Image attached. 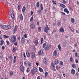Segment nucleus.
I'll list each match as a JSON object with an SVG mask.
<instances>
[{
    "label": "nucleus",
    "mask_w": 79,
    "mask_h": 79,
    "mask_svg": "<svg viewBox=\"0 0 79 79\" xmlns=\"http://www.w3.org/2000/svg\"><path fill=\"white\" fill-rule=\"evenodd\" d=\"M9 11L10 13V14H9V15L10 16L11 15L12 19H13L12 21H13V19H14V18H15V15H14V12H13V9H10L9 10Z\"/></svg>",
    "instance_id": "f257e3e1"
},
{
    "label": "nucleus",
    "mask_w": 79,
    "mask_h": 79,
    "mask_svg": "<svg viewBox=\"0 0 79 79\" xmlns=\"http://www.w3.org/2000/svg\"><path fill=\"white\" fill-rule=\"evenodd\" d=\"M59 63V60L57 59H56L55 60L54 64L53 63H52V66L54 68H55V66L54 64H58Z\"/></svg>",
    "instance_id": "f03ea898"
},
{
    "label": "nucleus",
    "mask_w": 79,
    "mask_h": 79,
    "mask_svg": "<svg viewBox=\"0 0 79 79\" xmlns=\"http://www.w3.org/2000/svg\"><path fill=\"white\" fill-rule=\"evenodd\" d=\"M11 41L13 43L15 42L16 40V37L15 35H12L11 39Z\"/></svg>",
    "instance_id": "7ed1b4c3"
},
{
    "label": "nucleus",
    "mask_w": 79,
    "mask_h": 79,
    "mask_svg": "<svg viewBox=\"0 0 79 79\" xmlns=\"http://www.w3.org/2000/svg\"><path fill=\"white\" fill-rule=\"evenodd\" d=\"M46 27L45 28L44 31L46 33H48V31L50 30V29L48 27V25H46Z\"/></svg>",
    "instance_id": "20e7f679"
},
{
    "label": "nucleus",
    "mask_w": 79,
    "mask_h": 79,
    "mask_svg": "<svg viewBox=\"0 0 79 79\" xmlns=\"http://www.w3.org/2000/svg\"><path fill=\"white\" fill-rule=\"evenodd\" d=\"M20 69L22 72H24V67L23 65H20Z\"/></svg>",
    "instance_id": "39448f33"
},
{
    "label": "nucleus",
    "mask_w": 79,
    "mask_h": 79,
    "mask_svg": "<svg viewBox=\"0 0 79 79\" xmlns=\"http://www.w3.org/2000/svg\"><path fill=\"white\" fill-rule=\"evenodd\" d=\"M59 32H62L63 33V32H64V30L63 29V27H61V28H60L59 30Z\"/></svg>",
    "instance_id": "423d86ee"
},
{
    "label": "nucleus",
    "mask_w": 79,
    "mask_h": 79,
    "mask_svg": "<svg viewBox=\"0 0 79 79\" xmlns=\"http://www.w3.org/2000/svg\"><path fill=\"white\" fill-rule=\"evenodd\" d=\"M16 31H17V26H15L14 27V29L13 31V34H15Z\"/></svg>",
    "instance_id": "0eeeda50"
},
{
    "label": "nucleus",
    "mask_w": 79,
    "mask_h": 79,
    "mask_svg": "<svg viewBox=\"0 0 79 79\" xmlns=\"http://www.w3.org/2000/svg\"><path fill=\"white\" fill-rule=\"evenodd\" d=\"M25 41H26V39L23 37H22L21 39V42L22 44H24L25 42Z\"/></svg>",
    "instance_id": "6e6552de"
},
{
    "label": "nucleus",
    "mask_w": 79,
    "mask_h": 79,
    "mask_svg": "<svg viewBox=\"0 0 79 79\" xmlns=\"http://www.w3.org/2000/svg\"><path fill=\"white\" fill-rule=\"evenodd\" d=\"M71 73L72 74L74 75L75 74V73H76V72L75 70L74 69H72L71 70Z\"/></svg>",
    "instance_id": "1a4fd4ad"
},
{
    "label": "nucleus",
    "mask_w": 79,
    "mask_h": 79,
    "mask_svg": "<svg viewBox=\"0 0 79 79\" xmlns=\"http://www.w3.org/2000/svg\"><path fill=\"white\" fill-rule=\"evenodd\" d=\"M11 27V26L9 25H6V29H8Z\"/></svg>",
    "instance_id": "9d476101"
},
{
    "label": "nucleus",
    "mask_w": 79,
    "mask_h": 79,
    "mask_svg": "<svg viewBox=\"0 0 79 79\" xmlns=\"http://www.w3.org/2000/svg\"><path fill=\"white\" fill-rule=\"evenodd\" d=\"M19 15L20 17V20L21 21H23V15L22 14H20Z\"/></svg>",
    "instance_id": "9b49d317"
},
{
    "label": "nucleus",
    "mask_w": 79,
    "mask_h": 79,
    "mask_svg": "<svg viewBox=\"0 0 79 79\" xmlns=\"http://www.w3.org/2000/svg\"><path fill=\"white\" fill-rule=\"evenodd\" d=\"M31 56H32V58L33 59L35 58V54L34 53V52H32L31 53Z\"/></svg>",
    "instance_id": "f8f14e48"
},
{
    "label": "nucleus",
    "mask_w": 79,
    "mask_h": 79,
    "mask_svg": "<svg viewBox=\"0 0 79 79\" xmlns=\"http://www.w3.org/2000/svg\"><path fill=\"white\" fill-rule=\"evenodd\" d=\"M31 29H34L35 28V26L34 25V24L33 23L31 25Z\"/></svg>",
    "instance_id": "ddd939ff"
},
{
    "label": "nucleus",
    "mask_w": 79,
    "mask_h": 79,
    "mask_svg": "<svg viewBox=\"0 0 79 79\" xmlns=\"http://www.w3.org/2000/svg\"><path fill=\"white\" fill-rule=\"evenodd\" d=\"M26 55L27 57H29L30 56V53H29V52H26Z\"/></svg>",
    "instance_id": "4468645a"
},
{
    "label": "nucleus",
    "mask_w": 79,
    "mask_h": 79,
    "mask_svg": "<svg viewBox=\"0 0 79 79\" xmlns=\"http://www.w3.org/2000/svg\"><path fill=\"white\" fill-rule=\"evenodd\" d=\"M44 63L46 64L47 63V58H46V57H44Z\"/></svg>",
    "instance_id": "2eb2a0df"
},
{
    "label": "nucleus",
    "mask_w": 79,
    "mask_h": 79,
    "mask_svg": "<svg viewBox=\"0 0 79 79\" xmlns=\"http://www.w3.org/2000/svg\"><path fill=\"white\" fill-rule=\"evenodd\" d=\"M25 11H26V7L25 6H24L22 9V12L24 13Z\"/></svg>",
    "instance_id": "dca6fc26"
},
{
    "label": "nucleus",
    "mask_w": 79,
    "mask_h": 79,
    "mask_svg": "<svg viewBox=\"0 0 79 79\" xmlns=\"http://www.w3.org/2000/svg\"><path fill=\"white\" fill-rule=\"evenodd\" d=\"M60 6L62 7V8H66V6H65V5H64V4L60 3Z\"/></svg>",
    "instance_id": "f3484780"
},
{
    "label": "nucleus",
    "mask_w": 79,
    "mask_h": 79,
    "mask_svg": "<svg viewBox=\"0 0 79 79\" xmlns=\"http://www.w3.org/2000/svg\"><path fill=\"white\" fill-rule=\"evenodd\" d=\"M31 73L32 75H34L35 74V72L34 71V70L33 69H32L31 70Z\"/></svg>",
    "instance_id": "a211bd4d"
},
{
    "label": "nucleus",
    "mask_w": 79,
    "mask_h": 79,
    "mask_svg": "<svg viewBox=\"0 0 79 79\" xmlns=\"http://www.w3.org/2000/svg\"><path fill=\"white\" fill-rule=\"evenodd\" d=\"M58 48L59 50H60V51H61V46H60V44H59L58 45Z\"/></svg>",
    "instance_id": "6ab92c4d"
},
{
    "label": "nucleus",
    "mask_w": 79,
    "mask_h": 79,
    "mask_svg": "<svg viewBox=\"0 0 79 79\" xmlns=\"http://www.w3.org/2000/svg\"><path fill=\"white\" fill-rule=\"evenodd\" d=\"M56 51H55L54 52L53 55H54V56H56V55H57V52Z\"/></svg>",
    "instance_id": "aec40b11"
},
{
    "label": "nucleus",
    "mask_w": 79,
    "mask_h": 79,
    "mask_svg": "<svg viewBox=\"0 0 79 79\" xmlns=\"http://www.w3.org/2000/svg\"><path fill=\"white\" fill-rule=\"evenodd\" d=\"M31 64H32L31 63V62H28V66H29V67H31Z\"/></svg>",
    "instance_id": "412c9836"
},
{
    "label": "nucleus",
    "mask_w": 79,
    "mask_h": 79,
    "mask_svg": "<svg viewBox=\"0 0 79 79\" xmlns=\"http://www.w3.org/2000/svg\"><path fill=\"white\" fill-rule=\"evenodd\" d=\"M71 21L72 23L73 24H74V21H75L74 19L73 18H72L71 19Z\"/></svg>",
    "instance_id": "4be33fe9"
},
{
    "label": "nucleus",
    "mask_w": 79,
    "mask_h": 79,
    "mask_svg": "<svg viewBox=\"0 0 79 79\" xmlns=\"http://www.w3.org/2000/svg\"><path fill=\"white\" fill-rule=\"evenodd\" d=\"M16 56H15L14 57V60H13V62L14 63H16Z\"/></svg>",
    "instance_id": "5701e85b"
},
{
    "label": "nucleus",
    "mask_w": 79,
    "mask_h": 79,
    "mask_svg": "<svg viewBox=\"0 0 79 79\" xmlns=\"http://www.w3.org/2000/svg\"><path fill=\"white\" fill-rule=\"evenodd\" d=\"M35 71V73H37V69L36 67H34L33 69Z\"/></svg>",
    "instance_id": "b1692460"
},
{
    "label": "nucleus",
    "mask_w": 79,
    "mask_h": 79,
    "mask_svg": "<svg viewBox=\"0 0 79 79\" xmlns=\"http://www.w3.org/2000/svg\"><path fill=\"white\" fill-rule=\"evenodd\" d=\"M72 68H76V64H72Z\"/></svg>",
    "instance_id": "393cba45"
},
{
    "label": "nucleus",
    "mask_w": 79,
    "mask_h": 79,
    "mask_svg": "<svg viewBox=\"0 0 79 79\" xmlns=\"http://www.w3.org/2000/svg\"><path fill=\"white\" fill-rule=\"evenodd\" d=\"M39 70L40 72H43V71H44L43 69H42L40 67L39 68Z\"/></svg>",
    "instance_id": "a878e982"
},
{
    "label": "nucleus",
    "mask_w": 79,
    "mask_h": 79,
    "mask_svg": "<svg viewBox=\"0 0 79 79\" xmlns=\"http://www.w3.org/2000/svg\"><path fill=\"white\" fill-rule=\"evenodd\" d=\"M3 37L5 39H7L8 37H9L8 36H7L6 35H3Z\"/></svg>",
    "instance_id": "bb28decb"
},
{
    "label": "nucleus",
    "mask_w": 79,
    "mask_h": 79,
    "mask_svg": "<svg viewBox=\"0 0 79 79\" xmlns=\"http://www.w3.org/2000/svg\"><path fill=\"white\" fill-rule=\"evenodd\" d=\"M44 42V39L43 38H42L41 39V44H42V43Z\"/></svg>",
    "instance_id": "cd10ccee"
},
{
    "label": "nucleus",
    "mask_w": 79,
    "mask_h": 79,
    "mask_svg": "<svg viewBox=\"0 0 79 79\" xmlns=\"http://www.w3.org/2000/svg\"><path fill=\"white\" fill-rule=\"evenodd\" d=\"M2 27L3 29H6V25H2Z\"/></svg>",
    "instance_id": "c85d7f7f"
},
{
    "label": "nucleus",
    "mask_w": 79,
    "mask_h": 79,
    "mask_svg": "<svg viewBox=\"0 0 79 79\" xmlns=\"http://www.w3.org/2000/svg\"><path fill=\"white\" fill-rule=\"evenodd\" d=\"M35 44L36 45H37V44H38V41L36 40L35 41Z\"/></svg>",
    "instance_id": "c756f323"
},
{
    "label": "nucleus",
    "mask_w": 79,
    "mask_h": 79,
    "mask_svg": "<svg viewBox=\"0 0 79 79\" xmlns=\"http://www.w3.org/2000/svg\"><path fill=\"white\" fill-rule=\"evenodd\" d=\"M2 57H3V55L1 52H0V59H2Z\"/></svg>",
    "instance_id": "7c9ffc66"
},
{
    "label": "nucleus",
    "mask_w": 79,
    "mask_h": 79,
    "mask_svg": "<svg viewBox=\"0 0 79 79\" xmlns=\"http://www.w3.org/2000/svg\"><path fill=\"white\" fill-rule=\"evenodd\" d=\"M73 57H71L70 58V61L71 62H73Z\"/></svg>",
    "instance_id": "2f4dec72"
},
{
    "label": "nucleus",
    "mask_w": 79,
    "mask_h": 79,
    "mask_svg": "<svg viewBox=\"0 0 79 79\" xmlns=\"http://www.w3.org/2000/svg\"><path fill=\"white\" fill-rule=\"evenodd\" d=\"M46 44H47L46 43H45L43 44V48H45V46H46Z\"/></svg>",
    "instance_id": "473e14b6"
},
{
    "label": "nucleus",
    "mask_w": 79,
    "mask_h": 79,
    "mask_svg": "<svg viewBox=\"0 0 79 79\" xmlns=\"http://www.w3.org/2000/svg\"><path fill=\"white\" fill-rule=\"evenodd\" d=\"M30 71V69H29V67H28L27 69V73H29Z\"/></svg>",
    "instance_id": "72a5a7b5"
},
{
    "label": "nucleus",
    "mask_w": 79,
    "mask_h": 79,
    "mask_svg": "<svg viewBox=\"0 0 79 79\" xmlns=\"http://www.w3.org/2000/svg\"><path fill=\"white\" fill-rule=\"evenodd\" d=\"M44 50H49V48L48 47H45V48H44Z\"/></svg>",
    "instance_id": "f704fd0d"
},
{
    "label": "nucleus",
    "mask_w": 79,
    "mask_h": 79,
    "mask_svg": "<svg viewBox=\"0 0 79 79\" xmlns=\"http://www.w3.org/2000/svg\"><path fill=\"white\" fill-rule=\"evenodd\" d=\"M39 2H37V3L36 6L37 7H39L40 6Z\"/></svg>",
    "instance_id": "c9c22d12"
},
{
    "label": "nucleus",
    "mask_w": 79,
    "mask_h": 79,
    "mask_svg": "<svg viewBox=\"0 0 79 79\" xmlns=\"http://www.w3.org/2000/svg\"><path fill=\"white\" fill-rule=\"evenodd\" d=\"M38 54L39 56H40V55H41V51L40 50L38 52Z\"/></svg>",
    "instance_id": "e433bc0d"
},
{
    "label": "nucleus",
    "mask_w": 79,
    "mask_h": 79,
    "mask_svg": "<svg viewBox=\"0 0 79 79\" xmlns=\"http://www.w3.org/2000/svg\"><path fill=\"white\" fill-rule=\"evenodd\" d=\"M52 2L53 3L54 5H56V1L52 0Z\"/></svg>",
    "instance_id": "4c0bfd02"
},
{
    "label": "nucleus",
    "mask_w": 79,
    "mask_h": 79,
    "mask_svg": "<svg viewBox=\"0 0 79 79\" xmlns=\"http://www.w3.org/2000/svg\"><path fill=\"white\" fill-rule=\"evenodd\" d=\"M13 56V55L12 54H11L10 55L9 58L10 59H11L12 58V56Z\"/></svg>",
    "instance_id": "58836bf2"
},
{
    "label": "nucleus",
    "mask_w": 79,
    "mask_h": 79,
    "mask_svg": "<svg viewBox=\"0 0 79 79\" xmlns=\"http://www.w3.org/2000/svg\"><path fill=\"white\" fill-rule=\"evenodd\" d=\"M60 65L61 66H63V63L62 61L60 62Z\"/></svg>",
    "instance_id": "ea45409f"
},
{
    "label": "nucleus",
    "mask_w": 79,
    "mask_h": 79,
    "mask_svg": "<svg viewBox=\"0 0 79 79\" xmlns=\"http://www.w3.org/2000/svg\"><path fill=\"white\" fill-rule=\"evenodd\" d=\"M33 19H34V17H33V16H32L30 19V21H32L33 20Z\"/></svg>",
    "instance_id": "a19ab883"
},
{
    "label": "nucleus",
    "mask_w": 79,
    "mask_h": 79,
    "mask_svg": "<svg viewBox=\"0 0 79 79\" xmlns=\"http://www.w3.org/2000/svg\"><path fill=\"white\" fill-rule=\"evenodd\" d=\"M45 77H47V76H48V72H46L45 73Z\"/></svg>",
    "instance_id": "79ce46f5"
},
{
    "label": "nucleus",
    "mask_w": 79,
    "mask_h": 79,
    "mask_svg": "<svg viewBox=\"0 0 79 79\" xmlns=\"http://www.w3.org/2000/svg\"><path fill=\"white\" fill-rule=\"evenodd\" d=\"M6 42L7 43V45H10V42H9L8 41H6Z\"/></svg>",
    "instance_id": "37998d69"
},
{
    "label": "nucleus",
    "mask_w": 79,
    "mask_h": 79,
    "mask_svg": "<svg viewBox=\"0 0 79 79\" xmlns=\"http://www.w3.org/2000/svg\"><path fill=\"white\" fill-rule=\"evenodd\" d=\"M64 12H66L68 11V9L66 8L64 9Z\"/></svg>",
    "instance_id": "c03bdc74"
},
{
    "label": "nucleus",
    "mask_w": 79,
    "mask_h": 79,
    "mask_svg": "<svg viewBox=\"0 0 79 79\" xmlns=\"http://www.w3.org/2000/svg\"><path fill=\"white\" fill-rule=\"evenodd\" d=\"M75 56L76 57H77L78 56H77V53H75Z\"/></svg>",
    "instance_id": "a18cd8bd"
},
{
    "label": "nucleus",
    "mask_w": 79,
    "mask_h": 79,
    "mask_svg": "<svg viewBox=\"0 0 79 79\" xmlns=\"http://www.w3.org/2000/svg\"><path fill=\"white\" fill-rule=\"evenodd\" d=\"M18 8V10H19V9H20V8H21V6L19 4V5Z\"/></svg>",
    "instance_id": "49530a36"
},
{
    "label": "nucleus",
    "mask_w": 79,
    "mask_h": 79,
    "mask_svg": "<svg viewBox=\"0 0 79 79\" xmlns=\"http://www.w3.org/2000/svg\"><path fill=\"white\" fill-rule=\"evenodd\" d=\"M41 27H38V31H41Z\"/></svg>",
    "instance_id": "de8ad7c7"
},
{
    "label": "nucleus",
    "mask_w": 79,
    "mask_h": 79,
    "mask_svg": "<svg viewBox=\"0 0 79 79\" xmlns=\"http://www.w3.org/2000/svg\"><path fill=\"white\" fill-rule=\"evenodd\" d=\"M13 74V72H11L10 73V76H12Z\"/></svg>",
    "instance_id": "09e8293b"
},
{
    "label": "nucleus",
    "mask_w": 79,
    "mask_h": 79,
    "mask_svg": "<svg viewBox=\"0 0 79 79\" xmlns=\"http://www.w3.org/2000/svg\"><path fill=\"white\" fill-rule=\"evenodd\" d=\"M15 50H16V48H14L13 49V52H15Z\"/></svg>",
    "instance_id": "8fccbe9b"
},
{
    "label": "nucleus",
    "mask_w": 79,
    "mask_h": 79,
    "mask_svg": "<svg viewBox=\"0 0 79 79\" xmlns=\"http://www.w3.org/2000/svg\"><path fill=\"white\" fill-rule=\"evenodd\" d=\"M24 37H25V38H27V35L26 34L24 35Z\"/></svg>",
    "instance_id": "3c124183"
},
{
    "label": "nucleus",
    "mask_w": 79,
    "mask_h": 79,
    "mask_svg": "<svg viewBox=\"0 0 79 79\" xmlns=\"http://www.w3.org/2000/svg\"><path fill=\"white\" fill-rule=\"evenodd\" d=\"M55 37L56 38L58 37V35L56 34L55 35Z\"/></svg>",
    "instance_id": "603ef678"
},
{
    "label": "nucleus",
    "mask_w": 79,
    "mask_h": 79,
    "mask_svg": "<svg viewBox=\"0 0 79 79\" xmlns=\"http://www.w3.org/2000/svg\"><path fill=\"white\" fill-rule=\"evenodd\" d=\"M2 50H5V46H3L2 47Z\"/></svg>",
    "instance_id": "864d4df0"
},
{
    "label": "nucleus",
    "mask_w": 79,
    "mask_h": 79,
    "mask_svg": "<svg viewBox=\"0 0 79 79\" xmlns=\"http://www.w3.org/2000/svg\"><path fill=\"white\" fill-rule=\"evenodd\" d=\"M63 3L64 4H65L66 3V1H65V0H63Z\"/></svg>",
    "instance_id": "5fc2aeb1"
},
{
    "label": "nucleus",
    "mask_w": 79,
    "mask_h": 79,
    "mask_svg": "<svg viewBox=\"0 0 79 79\" xmlns=\"http://www.w3.org/2000/svg\"><path fill=\"white\" fill-rule=\"evenodd\" d=\"M24 64L25 65V66H26L27 65V63L26 61L24 62Z\"/></svg>",
    "instance_id": "6e6d98bb"
},
{
    "label": "nucleus",
    "mask_w": 79,
    "mask_h": 79,
    "mask_svg": "<svg viewBox=\"0 0 79 79\" xmlns=\"http://www.w3.org/2000/svg\"><path fill=\"white\" fill-rule=\"evenodd\" d=\"M38 12H39V13H42V11L40 10H39Z\"/></svg>",
    "instance_id": "4d7b16f0"
},
{
    "label": "nucleus",
    "mask_w": 79,
    "mask_h": 79,
    "mask_svg": "<svg viewBox=\"0 0 79 79\" xmlns=\"http://www.w3.org/2000/svg\"><path fill=\"white\" fill-rule=\"evenodd\" d=\"M74 45L75 47H77V43H75L74 44Z\"/></svg>",
    "instance_id": "13d9d810"
},
{
    "label": "nucleus",
    "mask_w": 79,
    "mask_h": 79,
    "mask_svg": "<svg viewBox=\"0 0 79 79\" xmlns=\"http://www.w3.org/2000/svg\"><path fill=\"white\" fill-rule=\"evenodd\" d=\"M37 79H40V76H38L37 77Z\"/></svg>",
    "instance_id": "bf43d9fd"
},
{
    "label": "nucleus",
    "mask_w": 79,
    "mask_h": 79,
    "mask_svg": "<svg viewBox=\"0 0 79 79\" xmlns=\"http://www.w3.org/2000/svg\"><path fill=\"white\" fill-rule=\"evenodd\" d=\"M56 68L57 70H58L59 68H58V66H56Z\"/></svg>",
    "instance_id": "052dcab7"
},
{
    "label": "nucleus",
    "mask_w": 79,
    "mask_h": 79,
    "mask_svg": "<svg viewBox=\"0 0 79 79\" xmlns=\"http://www.w3.org/2000/svg\"><path fill=\"white\" fill-rule=\"evenodd\" d=\"M75 62L76 63H78V60H75Z\"/></svg>",
    "instance_id": "680f3d73"
},
{
    "label": "nucleus",
    "mask_w": 79,
    "mask_h": 79,
    "mask_svg": "<svg viewBox=\"0 0 79 79\" xmlns=\"http://www.w3.org/2000/svg\"><path fill=\"white\" fill-rule=\"evenodd\" d=\"M43 9H44V7H41L40 8L41 10L42 11L43 10Z\"/></svg>",
    "instance_id": "e2e57ef3"
},
{
    "label": "nucleus",
    "mask_w": 79,
    "mask_h": 79,
    "mask_svg": "<svg viewBox=\"0 0 79 79\" xmlns=\"http://www.w3.org/2000/svg\"><path fill=\"white\" fill-rule=\"evenodd\" d=\"M60 22H58V23L57 24V25L59 26H60Z\"/></svg>",
    "instance_id": "0e129e2a"
},
{
    "label": "nucleus",
    "mask_w": 79,
    "mask_h": 79,
    "mask_svg": "<svg viewBox=\"0 0 79 79\" xmlns=\"http://www.w3.org/2000/svg\"><path fill=\"white\" fill-rule=\"evenodd\" d=\"M62 14L64 15V16H65L66 15V14H65V13H64L63 12H62Z\"/></svg>",
    "instance_id": "69168bd1"
},
{
    "label": "nucleus",
    "mask_w": 79,
    "mask_h": 79,
    "mask_svg": "<svg viewBox=\"0 0 79 79\" xmlns=\"http://www.w3.org/2000/svg\"><path fill=\"white\" fill-rule=\"evenodd\" d=\"M18 39V40H19H19H20V37H19L17 38Z\"/></svg>",
    "instance_id": "338daca9"
},
{
    "label": "nucleus",
    "mask_w": 79,
    "mask_h": 79,
    "mask_svg": "<svg viewBox=\"0 0 79 79\" xmlns=\"http://www.w3.org/2000/svg\"><path fill=\"white\" fill-rule=\"evenodd\" d=\"M69 10H72V7H69Z\"/></svg>",
    "instance_id": "774afa93"
}]
</instances>
